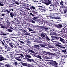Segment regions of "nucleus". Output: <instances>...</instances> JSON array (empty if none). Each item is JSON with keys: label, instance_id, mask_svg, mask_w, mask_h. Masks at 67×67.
Segmentation results:
<instances>
[{"label": "nucleus", "instance_id": "nucleus-60", "mask_svg": "<svg viewBox=\"0 0 67 67\" xmlns=\"http://www.w3.org/2000/svg\"><path fill=\"white\" fill-rule=\"evenodd\" d=\"M3 41L4 42V43H5V41H4V40H3Z\"/></svg>", "mask_w": 67, "mask_h": 67}, {"label": "nucleus", "instance_id": "nucleus-53", "mask_svg": "<svg viewBox=\"0 0 67 67\" xmlns=\"http://www.w3.org/2000/svg\"><path fill=\"white\" fill-rule=\"evenodd\" d=\"M0 25L1 26L2 25H3V24L1 23H0Z\"/></svg>", "mask_w": 67, "mask_h": 67}, {"label": "nucleus", "instance_id": "nucleus-59", "mask_svg": "<svg viewBox=\"0 0 67 67\" xmlns=\"http://www.w3.org/2000/svg\"><path fill=\"white\" fill-rule=\"evenodd\" d=\"M27 10H30V8H27Z\"/></svg>", "mask_w": 67, "mask_h": 67}, {"label": "nucleus", "instance_id": "nucleus-45", "mask_svg": "<svg viewBox=\"0 0 67 67\" xmlns=\"http://www.w3.org/2000/svg\"><path fill=\"white\" fill-rule=\"evenodd\" d=\"M29 51L30 53H32V52H33V51H32V50H29Z\"/></svg>", "mask_w": 67, "mask_h": 67}, {"label": "nucleus", "instance_id": "nucleus-63", "mask_svg": "<svg viewBox=\"0 0 67 67\" xmlns=\"http://www.w3.org/2000/svg\"><path fill=\"white\" fill-rule=\"evenodd\" d=\"M10 23L9 22V23H8V24H8L9 25V24H10Z\"/></svg>", "mask_w": 67, "mask_h": 67}, {"label": "nucleus", "instance_id": "nucleus-23", "mask_svg": "<svg viewBox=\"0 0 67 67\" xmlns=\"http://www.w3.org/2000/svg\"><path fill=\"white\" fill-rule=\"evenodd\" d=\"M44 35H46L45 33L43 34V33H42L41 34V36H43V37H45V36Z\"/></svg>", "mask_w": 67, "mask_h": 67}, {"label": "nucleus", "instance_id": "nucleus-41", "mask_svg": "<svg viewBox=\"0 0 67 67\" xmlns=\"http://www.w3.org/2000/svg\"><path fill=\"white\" fill-rule=\"evenodd\" d=\"M28 67H32V65L31 64H28Z\"/></svg>", "mask_w": 67, "mask_h": 67}, {"label": "nucleus", "instance_id": "nucleus-54", "mask_svg": "<svg viewBox=\"0 0 67 67\" xmlns=\"http://www.w3.org/2000/svg\"><path fill=\"white\" fill-rule=\"evenodd\" d=\"M7 24H8V23H10V22H9V21L7 20Z\"/></svg>", "mask_w": 67, "mask_h": 67}, {"label": "nucleus", "instance_id": "nucleus-10", "mask_svg": "<svg viewBox=\"0 0 67 67\" xmlns=\"http://www.w3.org/2000/svg\"><path fill=\"white\" fill-rule=\"evenodd\" d=\"M0 35H7V34L3 33L1 31L0 32Z\"/></svg>", "mask_w": 67, "mask_h": 67}, {"label": "nucleus", "instance_id": "nucleus-47", "mask_svg": "<svg viewBox=\"0 0 67 67\" xmlns=\"http://www.w3.org/2000/svg\"><path fill=\"white\" fill-rule=\"evenodd\" d=\"M48 47H49V48H52V47L51 46H50L49 45H48Z\"/></svg>", "mask_w": 67, "mask_h": 67}, {"label": "nucleus", "instance_id": "nucleus-34", "mask_svg": "<svg viewBox=\"0 0 67 67\" xmlns=\"http://www.w3.org/2000/svg\"><path fill=\"white\" fill-rule=\"evenodd\" d=\"M46 38H47V40H48V41H49V40H50V39H49V38L48 37H46Z\"/></svg>", "mask_w": 67, "mask_h": 67}, {"label": "nucleus", "instance_id": "nucleus-16", "mask_svg": "<svg viewBox=\"0 0 67 67\" xmlns=\"http://www.w3.org/2000/svg\"><path fill=\"white\" fill-rule=\"evenodd\" d=\"M33 20H34V21H37V17H34L32 18Z\"/></svg>", "mask_w": 67, "mask_h": 67}, {"label": "nucleus", "instance_id": "nucleus-50", "mask_svg": "<svg viewBox=\"0 0 67 67\" xmlns=\"http://www.w3.org/2000/svg\"><path fill=\"white\" fill-rule=\"evenodd\" d=\"M6 41V42H7V43H8V44H9V41L8 40Z\"/></svg>", "mask_w": 67, "mask_h": 67}, {"label": "nucleus", "instance_id": "nucleus-17", "mask_svg": "<svg viewBox=\"0 0 67 67\" xmlns=\"http://www.w3.org/2000/svg\"><path fill=\"white\" fill-rule=\"evenodd\" d=\"M34 47H36V48H40V46L38 45H34Z\"/></svg>", "mask_w": 67, "mask_h": 67}, {"label": "nucleus", "instance_id": "nucleus-35", "mask_svg": "<svg viewBox=\"0 0 67 67\" xmlns=\"http://www.w3.org/2000/svg\"><path fill=\"white\" fill-rule=\"evenodd\" d=\"M1 28H2V29H5V27L4 26L2 25L1 26Z\"/></svg>", "mask_w": 67, "mask_h": 67}, {"label": "nucleus", "instance_id": "nucleus-32", "mask_svg": "<svg viewBox=\"0 0 67 67\" xmlns=\"http://www.w3.org/2000/svg\"><path fill=\"white\" fill-rule=\"evenodd\" d=\"M19 42H20L21 43L23 44H25L24 43V42L23 41H19Z\"/></svg>", "mask_w": 67, "mask_h": 67}, {"label": "nucleus", "instance_id": "nucleus-4", "mask_svg": "<svg viewBox=\"0 0 67 67\" xmlns=\"http://www.w3.org/2000/svg\"><path fill=\"white\" fill-rule=\"evenodd\" d=\"M0 54H1V53H0ZM0 61L4 60H6V59L3 57H2L1 55H0Z\"/></svg>", "mask_w": 67, "mask_h": 67}, {"label": "nucleus", "instance_id": "nucleus-1", "mask_svg": "<svg viewBox=\"0 0 67 67\" xmlns=\"http://www.w3.org/2000/svg\"><path fill=\"white\" fill-rule=\"evenodd\" d=\"M50 64H51V65H53V66H54L55 67H63L62 66H58V63H57V62L56 61H52L49 62Z\"/></svg>", "mask_w": 67, "mask_h": 67}, {"label": "nucleus", "instance_id": "nucleus-51", "mask_svg": "<svg viewBox=\"0 0 67 67\" xmlns=\"http://www.w3.org/2000/svg\"><path fill=\"white\" fill-rule=\"evenodd\" d=\"M63 31V32H65L66 31V30H64V29H63L62 30Z\"/></svg>", "mask_w": 67, "mask_h": 67}, {"label": "nucleus", "instance_id": "nucleus-27", "mask_svg": "<svg viewBox=\"0 0 67 67\" xmlns=\"http://www.w3.org/2000/svg\"><path fill=\"white\" fill-rule=\"evenodd\" d=\"M25 57H28V58H31V57L30 56V55H25Z\"/></svg>", "mask_w": 67, "mask_h": 67}, {"label": "nucleus", "instance_id": "nucleus-40", "mask_svg": "<svg viewBox=\"0 0 67 67\" xmlns=\"http://www.w3.org/2000/svg\"><path fill=\"white\" fill-rule=\"evenodd\" d=\"M30 15H31L32 16H34V15H33L32 13H30Z\"/></svg>", "mask_w": 67, "mask_h": 67}, {"label": "nucleus", "instance_id": "nucleus-38", "mask_svg": "<svg viewBox=\"0 0 67 67\" xmlns=\"http://www.w3.org/2000/svg\"><path fill=\"white\" fill-rule=\"evenodd\" d=\"M25 35H30V33H26L25 34Z\"/></svg>", "mask_w": 67, "mask_h": 67}, {"label": "nucleus", "instance_id": "nucleus-29", "mask_svg": "<svg viewBox=\"0 0 67 67\" xmlns=\"http://www.w3.org/2000/svg\"><path fill=\"white\" fill-rule=\"evenodd\" d=\"M28 30L29 31H31V32H32V31H33V30L31 28H28Z\"/></svg>", "mask_w": 67, "mask_h": 67}, {"label": "nucleus", "instance_id": "nucleus-24", "mask_svg": "<svg viewBox=\"0 0 67 67\" xmlns=\"http://www.w3.org/2000/svg\"><path fill=\"white\" fill-rule=\"evenodd\" d=\"M24 57V55H23V54L22 53L20 54V55L19 56V58H20V57Z\"/></svg>", "mask_w": 67, "mask_h": 67}, {"label": "nucleus", "instance_id": "nucleus-37", "mask_svg": "<svg viewBox=\"0 0 67 67\" xmlns=\"http://www.w3.org/2000/svg\"><path fill=\"white\" fill-rule=\"evenodd\" d=\"M6 11H7L8 12V13H10V10L9 11L8 10H5Z\"/></svg>", "mask_w": 67, "mask_h": 67}, {"label": "nucleus", "instance_id": "nucleus-33", "mask_svg": "<svg viewBox=\"0 0 67 67\" xmlns=\"http://www.w3.org/2000/svg\"><path fill=\"white\" fill-rule=\"evenodd\" d=\"M63 1H61L60 3V4L61 5H63Z\"/></svg>", "mask_w": 67, "mask_h": 67}, {"label": "nucleus", "instance_id": "nucleus-18", "mask_svg": "<svg viewBox=\"0 0 67 67\" xmlns=\"http://www.w3.org/2000/svg\"><path fill=\"white\" fill-rule=\"evenodd\" d=\"M66 49H65L64 50H62V52H63L64 54H66Z\"/></svg>", "mask_w": 67, "mask_h": 67}, {"label": "nucleus", "instance_id": "nucleus-30", "mask_svg": "<svg viewBox=\"0 0 67 67\" xmlns=\"http://www.w3.org/2000/svg\"><path fill=\"white\" fill-rule=\"evenodd\" d=\"M62 57L63 58L60 57H58V58H60V59H61L62 60H64V59H65V58L64 57Z\"/></svg>", "mask_w": 67, "mask_h": 67}, {"label": "nucleus", "instance_id": "nucleus-22", "mask_svg": "<svg viewBox=\"0 0 67 67\" xmlns=\"http://www.w3.org/2000/svg\"><path fill=\"white\" fill-rule=\"evenodd\" d=\"M37 57L38 58H39V59H42V57L40 55H38L37 56Z\"/></svg>", "mask_w": 67, "mask_h": 67}, {"label": "nucleus", "instance_id": "nucleus-64", "mask_svg": "<svg viewBox=\"0 0 67 67\" xmlns=\"http://www.w3.org/2000/svg\"><path fill=\"white\" fill-rule=\"evenodd\" d=\"M20 54H17L16 55H20Z\"/></svg>", "mask_w": 67, "mask_h": 67}, {"label": "nucleus", "instance_id": "nucleus-14", "mask_svg": "<svg viewBox=\"0 0 67 67\" xmlns=\"http://www.w3.org/2000/svg\"><path fill=\"white\" fill-rule=\"evenodd\" d=\"M37 29H38L39 28H44L45 27L44 26H39L38 25L37 26Z\"/></svg>", "mask_w": 67, "mask_h": 67}, {"label": "nucleus", "instance_id": "nucleus-26", "mask_svg": "<svg viewBox=\"0 0 67 67\" xmlns=\"http://www.w3.org/2000/svg\"><path fill=\"white\" fill-rule=\"evenodd\" d=\"M23 66H26V67H27V65L25 63H23Z\"/></svg>", "mask_w": 67, "mask_h": 67}, {"label": "nucleus", "instance_id": "nucleus-9", "mask_svg": "<svg viewBox=\"0 0 67 67\" xmlns=\"http://www.w3.org/2000/svg\"><path fill=\"white\" fill-rule=\"evenodd\" d=\"M53 36H54V37L56 39H57V40H60V38H61V37H60L58 38V37H57V36L56 35Z\"/></svg>", "mask_w": 67, "mask_h": 67}, {"label": "nucleus", "instance_id": "nucleus-13", "mask_svg": "<svg viewBox=\"0 0 67 67\" xmlns=\"http://www.w3.org/2000/svg\"><path fill=\"white\" fill-rule=\"evenodd\" d=\"M7 31L8 32H10V33H12V30L11 29H8L7 30Z\"/></svg>", "mask_w": 67, "mask_h": 67}, {"label": "nucleus", "instance_id": "nucleus-55", "mask_svg": "<svg viewBox=\"0 0 67 67\" xmlns=\"http://www.w3.org/2000/svg\"><path fill=\"white\" fill-rule=\"evenodd\" d=\"M4 40H5L6 41H8V39H7L5 38Z\"/></svg>", "mask_w": 67, "mask_h": 67}, {"label": "nucleus", "instance_id": "nucleus-11", "mask_svg": "<svg viewBox=\"0 0 67 67\" xmlns=\"http://www.w3.org/2000/svg\"><path fill=\"white\" fill-rule=\"evenodd\" d=\"M15 57L16 58H15V59H16V60H18L19 61H21V60H22L21 59L19 58V57Z\"/></svg>", "mask_w": 67, "mask_h": 67}, {"label": "nucleus", "instance_id": "nucleus-31", "mask_svg": "<svg viewBox=\"0 0 67 67\" xmlns=\"http://www.w3.org/2000/svg\"><path fill=\"white\" fill-rule=\"evenodd\" d=\"M40 10L41 11V12H43V11H45L44 9H43L42 8H41V9H40Z\"/></svg>", "mask_w": 67, "mask_h": 67}, {"label": "nucleus", "instance_id": "nucleus-6", "mask_svg": "<svg viewBox=\"0 0 67 67\" xmlns=\"http://www.w3.org/2000/svg\"><path fill=\"white\" fill-rule=\"evenodd\" d=\"M56 46L58 47H60V48H62V49H65L66 48L64 47H63V46H60L59 44H56Z\"/></svg>", "mask_w": 67, "mask_h": 67}, {"label": "nucleus", "instance_id": "nucleus-25", "mask_svg": "<svg viewBox=\"0 0 67 67\" xmlns=\"http://www.w3.org/2000/svg\"><path fill=\"white\" fill-rule=\"evenodd\" d=\"M52 19H58V17H52Z\"/></svg>", "mask_w": 67, "mask_h": 67}, {"label": "nucleus", "instance_id": "nucleus-48", "mask_svg": "<svg viewBox=\"0 0 67 67\" xmlns=\"http://www.w3.org/2000/svg\"><path fill=\"white\" fill-rule=\"evenodd\" d=\"M14 64H15V65H18V63L16 62H15L14 63Z\"/></svg>", "mask_w": 67, "mask_h": 67}, {"label": "nucleus", "instance_id": "nucleus-19", "mask_svg": "<svg viewBox=\"0 0 67 67\" xmlns=\"http://www.w3.org/2000/svg\"><path fill=\"white\" fill-rule=\"evenodd\" d=\"M38 45H40V46H41V47H45V46L44 45L42 44H39Z\"/></svg>", "mask_w": 67, "mask_h": 67}, {"label": "nucleus", "instance_id": "nucleus-3", "mask_svg": "<svg viewBox=\"0 0 67 67\" xmlns=\"http://www.w3.org/2000/svg\"><path fill=\"white\" fill-rule=\"evenodd\" d=\"M55 26L58 29H61L63 27V25L61 24L55 25Z\"/></svg>", "mask_w": 67, "mask_h": 67}, {"label": "nucleus", "instance_id": "nucleus-61", "mask_svg": "<svg viewBox=\"0 0 67 67\" xmlns=\"http://www.w3.org/2000/svg\"><path fill=\"white\" fill-rule=\"evenodd\" d=\"M65 17H67V15H65Z\"/></svg>", "mask_w": 67, "mask_h": 67}, {"label": "nucleus", "instance_id": "nucleus-28", "mask_svg": "<svg viewBox=\"0 0 67 67\" xmlns=\"http://www.w3.org/2000/svg\"><path fill=\"white\" fill-rule=\"evenodd\" d=\"M23 59H27H27H28V58H26V57H24H24H23Z\"/></svg>", "mask_w": 67, "mask_h": 67}, {"label": "nucleus", "instance_id": "nucleus-56", "mask_svg": "<svg viewBox=\"0 0 67 67\" xmlns=\"http://www.w3.org/2000/svg\"><path fill=\"white\" fill-rule=\"evenodd\" d=\"M46 61H48V62H49L50 61V60H46Z\"/></svg>", "mask_w": 67, "mask_h": 67}, {"label": "nucleus", "instance_id": "nucleus-42", "mask_svg": "<svg viewBox=\"0 0 67 67\" xmlns=\"http://www.w3.org/2000/svg\"><path fill=\"white\" fill-rule=\"evenodd\" d=\"M15 4H17V5H19V3L18 2H15Z\"/></svg>", "mask_w": 67, "mask_h": 67}, {"label": "nucleus", "instance_id": "nucleus-39", "mask_svg": "<svg viewBox=\"0 0 67 67\" xmlns=\"http://www.w3.org/2000/svg\"><path fill=\"white\" fill-rule=\"evenodd\" d=\"M31 8L33 9L34 10H35V8L34 6H32Z\"/></svg>", "mask_w": 67, "mask_h": 67}, {"label": "nucleus", "instance_id": "nucleus-46", "mask_svg": "<svg viewBox=\"0 0 67 67\" xmlns=\"http://www.w3.org/2000/svg\"><path fill=\"white\" fill-rule=\"evenodd\" d=\"M31 22L33 23H35V22L33 20H32Z\"/></svg>", "mask_w": 67, "mask_h": 67}, {"label": "nucleus", "instance_id": "nucleus-49", "mask_svg": "<svg viewBox=\"0 0 67 67\" xmlns=\"http://www.w3.org/2000/svg\"><path fill=\"white\" fill-rule=\"evenodd\" d=\"M4 15L5 14H2L1 15L2 16H4Z\"/></svg>", "mask_w": 67, "mask_h": 67}, {"label": "nucleus", "instance_id": "nucleus-5", "mask_svg": "<svg viewBox=\"0 0 67 67\" xmlns=\"http://www.w3.org/2000/svg\"><path fill=\"white\" fill-rule=\"evenodd\" d=\"M60 38V40H59V41H60L61 42H62L63 43H64V44H65V43H66V42H65V41L64 40V39H63V38Z\"/></svg>", "mask_w": 67, "mask_h": 67}, {"label": "nucleus", "instance_id": "nucleus-7", "mask_svg": "<svg viewBox=\"0 0 67 67\" xmlns=\"http://www.w3.org/2000/svg\"><path fill=\"white\" fill-rule=\"evenodd\" d=\"M48 2L45 3V4H46V5H49V4H51V3H52V2L50 1H49V0H48Z\"/></svg>", "mask_w": 67, "mask_h": 67}, {"label": "nucleus", "instance_id": "nucleus-62", "mask_svg": "<svg viewBox=\"0 0 67 67\" xmlns=\"http://www.w3.org/2000/svg\"><path fill=\"white\" fill-rule=\"evenodd\" d=\"M11 10L12 11H14V10H13V9H11Z\"/></svg>", "mask_w": 67, "mask_h": 67}, {"label": "nucleus", "instance_id": "nucleus-2", "mask_svg": "<svg viewBox=\"0 0 67 67\" xmlns=\"http://www.w3.org/2000/svg\"><path fill=\"white\" fill-rule=\"evenodd\" d=\"M0 41H1V42L2 43V44H3V45L4 46L5 49H7V51H10V48L8 47V46L7 45L5 44L4 43H3V42L1 41V39H0Z\"/></svg>", "mask_w": 67, "mask_h": 67}, {"label": "nucleus", "instance_id": "nucleus-20", "mask_svg": "<svg viewBox=\"0 0 67 67\" xmlns=\"http://www.w3.org/2000/svg\"><path fill=\"white\" fill-rule=\"evenodd\" d=\"M9 59L10 60H12V59L13 58V57H11L10 58H9Z\"/></svg>", "mask_w": 67, "mask_h": 67}, {"label": "nucleus", "instance_id": "nucleus-52", "mask_svg": "<svg viewBox=\"0 0 67 67\" xmlns=\"http://www.w3.org/2000/svg\"><path fill=\"white\" fill-rule=\"evenodd\" d=\"M10 55H12V54H13V53L11 52H10Z\"/></svg>", "mask_w": 67, "mask_h": 67}, {"label": "nucleus", "instance_id": "nucleus-15", "mask_svg": "<svg viewBox=\"0 0 67 67\" xmlns=\"http://www.w3.org/2000/svg\"><path fill=\"white\" fill-rule=\"evenodd\" d=\"M10 15L11 16H14L15 15V14L13 13V12H12L10 13Z\"/></svg>", "mask_w": 67, "mask_h": 67}, {"label": "nucleus", "instance_id": "nucleus-21", "mask_svg": "<svg viewBox=\"0 0 67 67\" xmlns=\"http://www.w3.org/2000/svg\"><path fill=\"white\" fill-rule=\"evenodd\" d=\"M64 13H66L67 12V8L65 9L64 10Z\"/></svg>", "mask_w": 67, "mask_h": 67}, {"label": "nucleus", "instance_id": "nucleus-43", "mask_svg": "<svg viewBox=\"0 0 67 67\" xmlns=\"http://www.w3.org/2000/svg\"><path fill=\"white\" fill-rule=\"evenodd\" d=\"M45 56H43V58H44V59H47V58L46 57H45Z\"/></svg>", "mask_w": 67, "mask_h": 67}, {"label": "nucleus", "instance_id": "nucleus-36", "mask_svg": "<svg viewBox=\"0 0 67 67\" xmlns=\"http://www.w3.org/2000/svg\"><path fill=\"white\" fill-rule=\"evenodd\" d=\"M0 5L1 6H3L4 4L3 3H0Z\"/></svg>", "mask_w": 67, "mask_h": 67}, {"label": "nucleus", "instance_id": "nucleus-12", "mask_svg": "<svg viewBox=\"0 0 67 67\" xmlns=\"http://www.w3.org/2000/svg\"><path fill=\"white\" fill-rule=\"evenodd\" d=\"M13 43L12 42L10 43H9V45L10 46V47H12L13 46Z\"/></svg>", "mask_w": 67, "mask_h": 67}, {"label": "nucleus", "instance_id": "nucleus-57", "mask_svg": "<svg viewBox=\"0 0 67 67\" xmlns=\"http://www.w3.org/2000/svg\"><path fill=\"white\" fill-rule=\"evenodd\" d=\"M12 61H13V62H16V61L14 60H12Z\"/></svg>", "mask_w": 67, "mask_h": 67}, {"label": "nucleus", "instance_id": "nucleus-58", "mask_svg": "<svg viewBox=\"0 0 67 67\" xmlns=\"http://www.w3.org/2000/svg\"><path fill=\"white\" fill-rule=\"evenodd\" d=\"M27 7H29V5L28 4H27Z\"/></svg>", "mask_w": 67, "mask_h": 67}, {"label": "nucleus", "instance_id": "nucleus-8", "mask_svg": "<svg viewBox=\"0 0 67 67\" xmlns=\"http://www.w3.org/2000/svg\"><path fill=\"white\" fill-rule=\"evenodd\" d=\"M27 60L28 61H29V62H33L34 63H35V61L33 59H27Z\"/></svg>", "mask_w": 67, "mask_h": 67}, {"label": "nucleus", "instance_id": "nucleus-44", "mask_svg": "<svg viewBox=\"0 0 67 67\" xmlns=\"http://www.w3.org/2000/svg\"><path fill=\"white\" fill-rule=\"evenodd\" d=\"M53 35H57V34L55 32H54L53 33H52Z\"/></svg>", "mask_w": 67, "mask_h": 67}]
</instances>
